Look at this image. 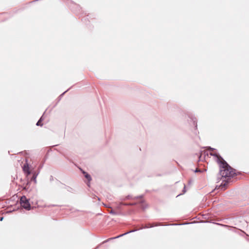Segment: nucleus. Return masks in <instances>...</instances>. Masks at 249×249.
<instances>
[{"label": "nucleus", "mask_w": 249, "mask_h": 249, "mask_svg": "<svg viewBox=\"0 0 249 249\" xmlns=\"http://www.w3.org/2000/svg\"><path fill=\"white\" fill-rule=\"evenodd\" d=\"M52 179H53V177H52V176H51V179H51V180H52Z\"/></svg>", "instance_id": "obj_25"}, {"label": "nucleus", "mask_w": 249, "mask_h": 249, "mask_svg": "<svg viewBox=\"0 0 249 249\" xmlns=\"http://www.w3.org/2000/svg\"><path fill=\"white\" fill-rule=\"evenodd\" d=\"M43 115H42L40 117V118L39 119V120L37 121V122L36 124V125L37 126H42L43 125V124L42 123V122L43 120Z\"/></svg>", "instance_id": "obj_8"}, {"label": "nucleus", "mask_w": 249, "mask_h": 249, "mask_svg": "<svg viewBox=\"0 0 249 249\" xmlns=\"http://www.w3.org/2000/svg\"><path fill=\"white\" fill-rule=\"evenodd\" d=\"M66 189L69 192H72V191L73 190L72 188H71V187H68V186H67L66 187Z\"/></svg>", "instance_id": "obj_14"}, {"label": "nucleus", "mask_w": 249, "mask_h": 249, "mask_svg": "<svg viewBox=\"0 0 249 249\" xmlns=\"http://www.w3.org/2000/svg\"><path fill=\"white\" fill-rule=\"evenodd\" d=\"M39 171L37 172H34L33 173V176H32V178H31V180L32 181H34V182L36 183V177L37 176H38V174H39Z\"/></svg>", "instance_id": "obj_6"}, {"label": "nucleus", "mask_w": 249, "mask_h": 249, "mask_svg": "<svg viewBox=\"0 0 249 249\" xmlns=\"http://www.w3.org/2000/svg\"><path fill=\"white\" fill-rule=\"evenodd\" d=\"M184 224H186L185 223L184 224H181V225H184ZM180 224H172V225H180Z\"/></svg>", "instance_id": "obj_22"}, {"label": "nucleus", "mask_w": 249, "mask_h": 249, "mask_svg": "<svg viewBox=\"0 0 249 249\" xmlns=\"http://www.w3.org/2000/svg\"><path fill=\"white\" fill-rule=\"evenodd\" d=\"M20 203L22 207L26 210H30L31 209V206L29 202V200L24 196L21 197L20 199Z\"/></svg>", "instance_id": "obj_2"}, {"label": "nucleus", "mask_w": 249, "mask_h": 249, "mask_svg": "<svg viewBox=\"0 0 249 249\" xmlns=\"http://www.w3.org/2000/svg\"><path fill=\"white\" fill-rule=\"evenodd\" d=\"M108 213L110 214H111L112 215H116L117 214V213L112 210H111L110 211H108Z\"/></svg>", "instance_id": "obj_12"}, {"label": "nucleus", "mask_w": 249, "mask_h": 249, "mask_svg": "<svg viewBox=\"0 0 249 249\" xmlns=\"http://www.w3.org/2000/svg\"><path fill=\"white\" fill-rule=\"evenodd\" d=\"M182 191H183V193H185L186 192V186H185V185H184V188H183V189Z\"/></svg>", "instance_id": "obj_16"}, {"label": "nucleus", "mask_w": 249, "mask_h": 249, "mask_svg": "<svg viewBox=\"0 0 249 249\" xmlns=\"http://www.w3.org/2000/svg\"><path fill=\"white\" fill-rule=\"evenodd\" d=\"M104 206H105L106 207H107V208H111V207L109 206H108V205H106V204H104Z\"/></svg>", "instance_id": "obj_18"}, {"label": "nucleus", "mask_w": 249, "mask_h": 249, "mask_svg": "<svg viewBox=\"0 0 249 249\" xmlns=\"http://www.w3.org/2000/svg\"><path fill=\"white\" fill-rule=\"evenodd\" d=\"M210 154L216 158V161L219 165V174L221 178H231L240 174V172L237 173L236 170L231 167L218 153H211Z\"/></svg>", "instance_id": "obj_1"}, {"label": "nucleus", "mask_w": 249, "mask_h": 249, "mask_svg": "<svg viewBox=\"0 0 249 249\" xmlns=\"http://www.w3.org/2000/svg\"><path fill=\"white\" fill-rule=\"evenodd\" d=\"M3 219V217H0V221H2Z\"/></svg>", "instance_id": "obj_24"}, {"label": "nucleus", "mask_w": 249, "mask_h": 249, "mask_svg": "<svg viewBox=\"0 0 249 249\" xmlns=\"http://www.w3.org/2000/svg\"><path fill=\"white\" fill-rule=\"evenodd\" d=\"M207 149L210 150L211 151H213V150H215L214 148H212V147H211L210 146L207 147Z\"/></svg>", "instance_id": "obj_15"}, {"label": "nucleus", "mask_w": 249, "mask_h": 249, "mask_svg": "<svg viewBox=\"0 0 249 249\" xmlns=\"http://www.w3.org/2000/svg\"><path fill=\"white\" fill-rule=\"evenodd\" d=\"M85 178L87 179L88 180V182H87V185L89 187V184H90V181L91 180V177L90 176V175L88 174V173H86V175H85Z\"/></svg>", "instance_id": "obj_5"}, {"label": "nucleus", "mask_w": 249, "mask_h": 249, "mask_svg": "<svg viewBox=\"0 0 249 249\" xmlns=\"http://www.w3.org/2000/svg\"><path fill=\"white\" fill-rule=\"evenodd\" d=\"M229 183V181L228 179L227 180H223L221 184L220 185L219 187H221L222 189H223V190H225L227 186L228 185Z\"/></svg>", "instance_id": "obj_4"}, {"label": "nucleus", "mask_w": 249, "mask_h": 249, "mask_svg": "<svg viewBox=\"0 0 249 249\" xmlns=\"http://www.w3.org/2000/svg\"><path fill=\"white\" fill-rule=\"evenodd\" d=\"M82 173L85 176V175H86V173H88L85 172V171H82Z\"/></svg>", "instance_id": "obj_20"}, {"label": "nucleus", "mask_w": 249, "mask_h": 249, "mask_svg": "<svg viewBox=\"0 0 249 249\" xmlns=\"http://www.w3.org/2000/svg\"><path fill=\"white\" fill-rule=\"evenodd\" d=\"M136 204V203H123V202L120 203V205H123L124 206H134Z\"/></svg>", "instance_id": "obj_9"}, {"label": "nucleus", "mask_w": 249, "mask_h": 249, "mask_svg": "<svg viewBox=\"0 0 249 249\" xmlns=\"http://www.w3.org/2000/svg\"><path fill=\"white\" fill-rule=\"evenodd\" d=\"M193 122H194V124H195V127L196 128L197 127V124H196V120H193Z\"/></svg>", "instance_id": "obj_19"}, {"label": "nucleus", "mask_w": 249, "mask_h": 249, "mask_svg": "<svg viewBox=\"0 0 249 249\" xmlns=\"http://www.w3.org/2000/svg\"><path fill=\"white\" fill-rule=\"evenodd\" d=\"M121 205H120V204H119V205H118V206H117V208H118V209H121Z\"/></svg>", "instance_id": "obj_23"}, {"label": "nucleus", "mask_w": 249, "mask_h": 249, "mask_svg": "<svg viewBox=\"0 0 249 249\" xmlns=\"http://www.w3.org/2000/svg\"><path fill=\"white\" fill-rule=\"evenodd\" d=\"M143 197V196L142 195H140V196H136L134 198H133L130 195H128L127 196H126L125 197V199H132V198H134V199H138V198H142Z\"/></svg>", "instance_id": "obj_7"}, {"label": "nucleus", "mask_w": 249, "mask_h": 249, "mask_svg": "<svg viewBox=\"0 0 249 249\" xmlns=\"http://www.w3.org/2000/svg\"><path fill=\"white\" fill-rule=\"evenodd\" d=\"M82 173L85 176V175H86V173H88L85 172V171H82Z\"/></svg>", "instance_id": "obj_21"}, {"label": "nucleus", "mask_w": 249, "mask_h": 249, "mask_svg": "<svg viewBox=\"0 0 249 249\" xmlns=\"http://www.w3.org/2000/svg\"><path fill=\"white\" fill-rule=\"evenodd\" d=\"M201 172L200 170L198 169H196V170L195 171V172L196 173H197V172Z\"/></svg>", "instance_id": "obj_17"}, {"label": "nucleus", "mask_w": 249, "mask_h": 249, "mask_svg": "<svg viewBox=\"0 0 249 249\" xmlns=\"http://www.w3.org/2000/svg\"><path fill=\"white\" fill-rule=\"evenodd\" d=\"M69 89H67L65 91H64L63 93H62L59 96V100H60L61 98L64 95V94Z\"/></svg>", "instance_id": "obj_13"}, {"label": "nucleus", "mask_w": 249, "mask_h": 249, "mask_svg": "<svg viewBox=\"0 0 249 249\" xmlns=\"http://www.w3.org/2000/svg\"><path fill=\"white\" fill-rule=\"evenodd\" d=\"M137 231V230H131V231H127V232H125L124 233H123V234H122L121 235H118V236H117L116 237H113V238H109V239L105 241L104 242H103V243H105V242H107L109 240H112V239H116V238H119V237H122V236H124V235L127 234H128L129 233H131V232H134V231Z\"/></svg>", "instance_id": "obj_3"}, {"label": "nucleus", "mask_w": 249, "mask_h": 249, "mask_svg": "<svg viewBox=\"0 0 249 249\" xmlns=\"http://www.w3.org/2000/svg\"><path fill=\"white\" fill-rule=\"evenodd\" d=\"M23 170L25 172L27 173V174L28 175H29L31 173V172L30 171V170L29 169V167H28V165H27V168H26V166L24 165V166L23 167Z\"/></svg>", "instance_id": "obj_10"}, {"label": "nucleus", "mask_w": 249, "mask_h": 249, "mask_svg": "<svg viewBox=\"0 0 249 249\" xmlns=\"http://www.w3.org/2000/svg\"><path fill=\"white\" fill-rule=\"evenodd\" d=\"M160 225H162L160 223H157L155 225H151L150 224H149L147 226H146L145 227V228H152V227H153L154 226H160Z\"/></svg>", "instance_id": "obj_11"}]
</instances>
